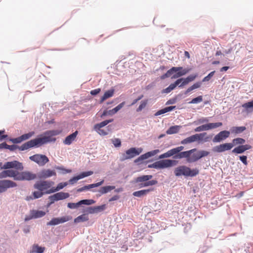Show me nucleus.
I'll list each match as a JSON object with an SVG mask.
<instances>
[{
    "label": "nucleus",
    "instance_id": "f257e3e1",
    "mask_svg": "<svg viewBox=\"0 0 253 253\" xmlns=\"http://www.w3.org/2000/svg\"><path fill=\"white\" fill-rule=\"evenodd\" d=\"M60 133L61 131L58 130L47 131L44 132L42 137L31 140L24 143L21 146H18L17 148L21 151H24L34 146H39L49 142L55 141V138L52 137Z\"/></svg>",
    "mask_w": 253,
    "mask_h": 253
},
{
    "label": "nucleus",
    "instance_id": "f03ea898",
    "mask_svg": "<svg viewBox=\"0 0 253 253\" xmlns=\"http://www.w3.org/2000/svg\"><path fill=\"white\" fill-rule=\"evenodd\" d=\"M13 177L14 180L18 181H30L37 178V175L29 171L18 172L12 169H6L0 172V179L6 177Z\"/></svg>",
    "mask_w": 253,
    "mask_h": 253
},
{
    "label": "nucleus",
    "instance_id": "7ed1b4c3",
    "mask_svg": "<svg viewBox=\"0 0 253 253\" xmlns=\"http://www.w3.org/2000/svg\"><path fill=\"white\" fill-rule=\"evenodd\" d=\"M204 151H197L196 149L189 151L181 152L178 155L173 156L174 159L186 158L188 162H194L205 156Z\"/></svg>",
    "mask_w": 253,
    "mask_h": 253
},
{
    "label": "nucleus",
    "instance_id": "20e7f679",
    "mask_svg": "<svg viewBox=\"0 0 253 253\" xmlns=\"http://www.w3.org/2000/svg\"><path fill=\"white\" fill-rule=\"evenodd\" d=\"M199 172L198 169H191L186 166H179L174 170V173L176 176H184L185 177L195 176Z\"/></svg>",
    "mask_w": 253,
    "mask_h": 253
},
{
    "label": "nucleus",
    "instance_id": "39448f33",
    "mask_svg": "<svg viewBox=\"0 0 253 253\" xmlns=\"http://www.w3.org/2000/svg\"><path fill=\"white\" fill-rule=\"evenodd\" d=\"M197 75H191L186 78H180L177 79L174 83L170 84L168 87L164 89L162 92L165 93H169L171 90L174 89L177 85H179V87H182L184 85H187L190 82L193 81L196 78Z\"/></svg>",
    "mask_w": 253,
    "mask_h": 253
},
{
    "label": "nucleus",
    "instance_id": "423d86ee",
    "mask_svg": "<svg viewBox=\"0 0 253 253\" xmlns=\"http://www.w3.org/2000/svg\"><path fill=\"white\" fill-rule=\"evenodd\" d=\"M177 162L176 161L169 159H165L157 161L152 164L149 165V168L156 169H163L175 166Z\"/></svg>",
    "mask_w": 253,
    "mask_h": 253
},
{
    "label": "nucleus",
    "instance_id": "0eeeda50",
    "mask_svg": "<svg viewBox=\"0 0 253 253\" xmlns=\"http://www.w3.org/2000/svg\"><path fill=\"white\" fill-rule=\"evenodd\" d=\"M113 120V119L106 120L95 125L93 127L94 130L100 135L105 136L107 135L111 131V129L109 128V126L105 128H102V127L108 125L109 123L112 122Z\"/></svg>",
    "mask_w": 253,
    "mask_h": 253
},
{
    "label": "nucleus",
    "instance_id": "6e6552de",
    "mask_svg": "<svg viewBox=\"0 0 253 253\" xmlns=\"http://www.w3.org/2000/svg\"><path fill=\"white\" fill-rule=\"evenodd\" d=\"M142 151L141 148H131L126 151V153L122 155L121 158V161H124L127 159H130L134 157L139 155Z\"/></svg>",
    "mask_w": 253,
    "mask_h": 253
},
{
    "label": "nucleus",
    "instance_id": "1a4fd4ad",
    "mask_svg": "<svg viewBox=\"0 0 253 253\" xmlns=\"http://www.w3.org/2000/svg\"><path fill=\"white\" fill-rule=\"evenodd\" d=\"M17 186L16 182L8 179L0 180V193H4L10 188L15 187Z\"/></svg>",
    "mask_w": 253,
    "mask_h": 253
},
{
    "label": "nucleus",
    "instance_id": "9d476101",
    "mask_svg": "<svg viewBox=\"0 0 253 253\" xmlns=\"http://www.w3.org/2000/svg\"><path fill=\"white\" fill-rule=\"evenodd\" d=\"M29 159L38 164L40 166H43L48 162V158L44 155L35 154L29 157Z\"/></svg>",
    "mask_w": 253,
    "mask_h": 253
},
{
    "label": "nucleus",
    "instance_id": "9b49d317",
    "mask_svg": "<svg viewBox=\"0 0 253 253\" xmlns=\"http://www.w3.org/2000/svg\"><path fill=\"white\" fill-rule=\"evenodd\" d=\"M53 184V182L50 181H37L34 185V187L35 189L42 192L50 188Z\"/></svg>",
    "mask_w": 253,
    "mask_h": 253
},
{
    "label": "nucleus",
    "instance_id": "f8f14e48",
    "mask_svg": "<svg viewBox=\"0 0 253 253\" xmlns=\"http://www.w3.org/2000/svg\"><path fill=\"white\" fill-rule=\"evenodd\" d=\"M184 149L183 146H179L176 148H173L169 150L168 152L161 155L159 156V158L160 159L169 158L172 156H175L178 155L179 153H181V151Z\"/></svg>",
    "mask_w": 253,
    "mask_h": 253
},
{
    "label": "nucleus",
    "instance_id": "ddd939ff",
    "mask_svg": "<svg viewBox=\"0 0 253 253\" xmlns=\"http://www.w3.org/2000/svg\"><path fill=\"white\" fill-rule=\"evenodd\" d=\"M12 168H14L17 170H22L23 169V166L21 163L17 161H13L5 163L1 167V169H4Z\"/></svg>",
    "mask_w": 253,
    "mask_h": 253
},
{
    "label": "nucleus",
    "instance_id": "4468645a",
    "mask_svg": "<svg viewBox=\"0 0 253 253\" xmlns=\"http://www.w3.org/2000/svg\"><path fill=\"white\" fill-rule=\"evenodd\" d=\"M171 68L174 69V71H172V74L175 73L171 77L172 79H177L189 72V69H184L182 67H173Z\"/></svg>",
    "mask_w": 253,
    "mask_h": 253
},
{
    "label": "nucleus",
    "instance_id": "2eb2a0df",
    "mask_svg": "<svg viewBox=\"0 0 253 253\" xmlns=\"http://www.w3.org/2000/svg\"><path fill=\"white\" fill-rule=\"evenodd\" d=\"M234 146L231 143H225L214 147L212 150L214 152L221 153L231 150Z\"/></svg>",
    "mask_w": 253,
    "mask_h": 253
},
{
    "label": "nucleus",
    "instance_id": "dca6fc26",
    "mask_svg": "<svg viewBox=\"0 0 253 253\" xmlns=\"http://www.w3.org/2000/svg\"><path fill=\"white\" fill-rule=\"evenodd\" d=\"M204 135L205 133L193 135L182 140L181 143L185 144L202 140L203 139Z\"/></svg>",
    "mask_w": 253,
    "mask_h": 253
},
{
    "label": "nucleus",
    "instance_id": "f3484780",
    "mask_svg": "<svg viewBox=\"0 0 253 253\" xmlns=\"http://www.w3.org/2000/svg\"><path fill=\"white\" fill-rule=\"evenodd\" d=\"M72 219L70 216H65L59 218H53L49 222L47 223V225H55L60 223H64Z\"/></svg>",
    "mask_w": 253,
    "mask_h": 253
},
{
    "label": "nucleus",
    "instance_id": "a211bd4d",
    "mask_svg": "<svg viewBox=\"0 0 253 253\" xmlns=\"http://www.w3.org/2000/svg\"><path fill=\"white\" fill-rule=\"evenodd\" d=\"M230 131L227 130H223L217 134L213 138V142H220L229 137Z\"/></svg>",
    "mask_w": 253,
    "mask_h": 253
},
{
    "label": "nucleus",
    "instance_id": "6ab92c4d",
    "mask_svg": "<svg viewBox=\"0 0 253 253\" xmlns=\"http://www.w3.org/2000/svg\"><path fill=\"white\" fill-rule=\"evenodd\" d=\"M56 175V173L54 170L44 169L38 173V176L40 179H45L52 176H55Z\"/></svg>",
    "mask_w": 253,
    "mask_h": 253
},
{
    "label": "nucleus",
    "instance_id": "aec40b11",
    "mask_svg": "<svg viewBox=\"0 0 253 253\" xmlns=\"http://www.w3.org/2000/svg\"><path fill=\"white\" fill-rule=\"evenodd\" d=\"M70 195L68 193L58 192L49 197V199L51 202H54L55 201H59L61 200L65 199L69 197Z\"/></svg>",
    "mask_w": 253,
    "mask_h": 253
},
{
    "label": "nucleus",
    "instance_id": "412c9836",
    "mask_svg": "<svg viewBox=\"0 0 253 253\" xmlns=\"http://www.w3.org/2000/svg\"><path fill=\"white\" fill-rule=\"evenodd\" d=\"M160 150L159 149H156L148 152L144 154L141 155L137 159L134 160V162L135 163H137L140 161H142L144 160H146L150 157L154 156L156 155L157 154L159 153Z\"/></svg>",
    "mask_w": 253,
    "mask_h": 253
},
{
    "label": "nucleus",
    "instance_id": "4be33fe9",
    "mask_svg": "<svg viewBox=\"0 0 253 253\" xmlns=\"http://www.w3.org/2000/svg\"><path fill=\"white\" fill-rule=\"evenodd\" d=\"M93 173L92 171H88L85 172H83L80 173L79 175L74 176L73 178H71L69 180V183L70 184H73L77 182V181L79 179L83 178L85 177L90 176Z\"/></svg>",
    "mask_w": 253,
    "mask_h": 253
},
{
    "label": "nucleus",
    "instance_id": "5701e85b",
    "mask_svg": "<svg viewBox=\"0 0 253 253\" xmlns=\"http://www.w3.org/2000/svg\"><path fill=\"white\" fill-rule=\"evenodd\" d=\"M34 134V132L31 131L28 133L23 134L21 136H20V137L15 138H13V139H11V141L13 143H19L24 140L28 139L29 138L31 137Z\"/></svg>",
    "mask_w": 253,
    "mask_h": 253
},
{
    "label": "nucleus",
    "instance_id": "b1692460",
    "mask_svg": "<svg viewBox=\"0 0 253 253\" xmlns=\"http://www.w3.org/2000/svg\"><path fill=\"white\" fill-rule=\"evenodd\" d=\"M252 148V146L250 145H241L237 147H235L232 150V152L235 154H242L245 151L249 150Z\"/></svg>",
    "mask_w": 253,
    "mask_h": 253
},
{
    "label": "nucleus",
    "instance_id": "393cba45",
    "mask_svg": "<svg viewBox=\"0 0 253 253\" xmlns=\"http://www.w3.org/2000/svg\"><path fill=\"white\" fill-rule=\"evenodd\" d=\"M103 183H104V180H102L101 181H100L99 182L89 184L88 185H85L83 187L80 188L77 190V191L78 192H83V191H84L85 190H88L91 188L99 187L100 185H101Z\"/></svg>",
    "mask_w": 253,
    "mask_h": 253
},
{
    "label": "nucleus",
    "instance_id": "a878e982",
    "mask_svg": "<svg viewBox=\"0 0 253 253\" xmlns=\"http://www.w3.org/2000/svg\"><path fill=\"white\" fill-rule=\"evenodd\" d=\"M78 131H76L70 135L67 136L63 141V143L66 145H70L76 139Z\"/></svg>",
    "mask_w": 253,
    "mask_h": 253
},
{
    "label": "nucleus",
    "instance_id": "bb28decb",
    "mask_svg": "<svg viewBox=\"0 0 253 253\" xmlns=\"http://www.w3.org/2000/svg\"><path fill=\"white\" fill-rule=\"evenodd\" d=\"M44 193L46 194V192H43L40 190H39L38 191H34V192H33V196H27L26 198V200L27 201H30L31 200L41 198L43 195V194Z\"/></svg>",
    "mask_w": 253,
    "mask_h": 253
},
{
    "label": "nucleus",
    "instance_id": "cd10ccee",
    "mask_svg": "<svg viewBox=\"0 0 253 253\" xmlns=\"http://www.w3.org/2000/svg\"><path fill=\"white\" fill-rule=\"evenodd\" d=\"M67 182L64 183H59L56 187H52L49 190L46 192V194H50L52 193H54L55 192L58 191L62 189H63L64 187L67 185Z\"/></svg>",
    "mask_w": 253,
    "mask_h": 253
},
{
    "label": "nucleus",
    "instance_id": "c85d7f7f",
    "mask_svg": "<svg viewBox=\"0 0 253 253\" xmlns=\"http://www.w3.org/2000/svg\"><path fill=\"white\" fill-rule=\"evenodd\" d=\"M154 190V188H150L148 189H144L137 191L134 192L133 193V195L135 197H141L144 195H147L150 192Z\"/></svg>",
    "mask_w": 253,
    "mask_h": 253
},
{
    "label": "nucleus",
    "instance_id": "c756f323",
    "mask_svg": "<svg viewBox=\"0 0 253 253\" xmlns=\"http://www.w3.org/2000/svg\"><path fill=\"white\" fill-rule=\"evenodd\" d=\"M153 176L152 175H144L137 177L135 179V182L137 183L146 182L152 179Z\"/></svg>",
    "mask_w": 253,
    "mask_h": 253
},
{
    "label": "nucleus",
    "instance_id": "7c9ffc66",
    "mask_svg": "<svg viewBox=\"0 0 253 253\" xmlns=\"http://www.w3.org/2000/svg\"><path fill=\"white\" fill-rule=\"evenodd\" d=\"M31 212L32 217H34V218L42 217L45 215V212L42 211L33 210Z\"/></svg>",
    "mask_w": 253,
    "mask_h": 253
},
{
    "label": "nucleus",
    "instance_id": "2f4dec72",
    "mask_svg": "<svg viewBox=\"0 0 253 253\" xmlns=\"http://www.w3.org/2000/svg\"><path fill=\"white\" fill-rule=\"evenodd\" d=\"M246 129V127L244 126H233L230 128V131L232 133L239 134L243 132Z\"/></svg>",
    "mask_w": 253,
    "mask_h": 253
},
{
    "label": "nucleus",
    "instance_id": "473e14b6",
    "mask_svg": "<svg viewBox=\"0 0 253 253\" xmlns=\"http://www.w3.org/2000/svg\"><path fill=\"white\" fill-rule=\"evenodd\" d=\"M115 189V186H106L102 187L98 191L100 193V195H103L106 194L112 190Z\"/></svg>",
    "mask_w": 253,
    "mask_h": 253
},
{
    "label": "nucleus",
    "instance_id": "72a5a7b5",
    "mask_svg": "<svg viewBox=\"0 0 253 253\" xmlns=\"http://www.w3.org/2000/svg\"><path fill=\"white\" fill-rule=\"evenodd\" d=\"M114 93V89H113L106 91L104 93V95L101 97V99H100V102H103L107 99L112 97Z\"/></svg>",
    "mask_w": 253,
    "mask_h": 253
},
{
    "label": "nucleus",
    "instance_id": "f704fd0d",
    "mask_svg": "<svg viewBox=\"0 0 253 253\" xmlns=\"http://www.w3.org/2000/svg\"><path fill=\"white\" fill-rule=\"evenodd\" d=\"M180 126H174L170 127L166 131L168 134H172L177 133L180 128Z\"/></svg>",
    "mask_w": 253,
    "mask_h": 253
},
{
    "label": "nucleus",
    "instance_id": "c9c22d12",
    "mask_svg": "<svg viewBox=\"0 0 253 253\" xmlns=\"http://www.w3.org/2000/svg\"><path fill=\"white\" fill-rule=\"evenodd\" d=\"M88 216L86 214H83L74 219V222L79 223L81 222H84L88 220Z\"/></svg>",
    "mask_w": 253,
    "mask_h": 253
},
{
    "label": "nucleus",
    "instance_id": "e433bc0d",
    "mask_svg": "<svg viewBox=\"0 0 253 253\" xmlns=\"http://www.w3.org/2000/svg\"><path fill=\"white\" fill-rule=\"evenodd\" d=\"M18 147V146L15 145H9L6 143L4 142L0 144V148H5L10 150V151H14Z\"/></svg>",
    "mask_w": 253,
    "mask_h": 253
},
{
    "label": "nucleus",
    "instance_id": "4c0bfd02",
    "mask_svg": "<svg viewBox=\"0 0 253 253\" xmlns=\"http://www.w3.org/2000/svg\"><path fill=\"white\" fill-rule=\"evenodd\" d=\"M222 125V123H212L207 124V130L217 128Z\"/></svg>",
    "mask_w": 253,
    "mask_h": 253
},
{
    "label": "nucleus",
    "instance_id": "58836bf2",
    "mask_svg": "<svg viewBox=\"0 0 253 253\" xmlns=\"http://www.w3.org/2000/svg\"><path fill=\"white\" fill-rule=\"evenodd\" d=\"M158 183V181L156 180H148L144 183L140 184V187H147L149 186H152L156 185Z\"/></svg>",
    "mask_w": 253,
    "mask_h": 253
},
{
    "label": "nucleus",
    "instance_id": "ea45409f",
    "mask_svg": "<svg viewBox=\"0 0 253 253\" xmlns=\"http://www.w3.org/2000/svg\"><path fill=\"white\" fill-rule=\"evenodd\" d=\"M246 141L244 139L242 138H234L232 140V144H234V146L237 145H243L245 143Z\"/></svg>",
    "mask_w": 253,
    "mask_h": 253
},
{
    "label": "nucleus",
    "instance_id": "a19ab883",
    "mask_svg": "<svg viewBox=\"0 0 253 253\" xmlns=\"http://www.w3.org/2000/svg\"><path fill=\"white\" fill-rule=\"evenodd\" d=\"M201 86V83H196L193 84L192 86L189 87L187 88V89L185 91V94H187L188 93H189L190 91H192L193 90L198 88L200 87Z\"/></svg>",
    "mask_w": 253,
    "mask_h": 253
},
{
    "label": "nucleus",
    "instance_id": "79ce46f5",
    "mask_svg": "<svg viewBox=\"0 0 253 253\" xmlns=\"http://www.w3.org/2000/svg\"><path fill=\"white\" fill-rule=\"evenodd\" d=\"M44 250V247H39L38 245H34L33 247V252L36 253H42Z\"/></svg>",
    "mask_w": 253,
    "mask_h": 253
},
{
    "label": "nucleus",
    "instance_id": "37998d69",
    "mask_svg": "<svg viewBox=\"0 0 253 253\" xmlns=\"http://www.w3.org/2000/svg\"><path fill=\"white\" fill-rule=\"evenodd\" d=\"M95 203V201L92 199L89 200H83L79 201L80 206L84 204L86 205H90Z\"/></svg>",
    "mask_w": 253,
    "mask_h": 253
},
{
    "label": "nucleus",
    "instance_id": "c03bdc74",
    "mask_svg": "<svg viewBox=\"0 0 253 253\" xmlns=\"http://www.w3.org/2000/svg\"><path fill=\"white\" fill-rule=\"evenodd\" d=\"M242 107L245 109L251 108L253 109V100L243 104Z\"/></svg>",
    "mask_w": 253,
    "mask_h": 253
},
{
    "label": "nucleus",
    "instance_id": "a18cd8bd",
    "mask_svg": "<svg viewBox=\"0 0 253 253\" xmlns=\"http://www.w3.org/2000/svg\"><path fill=\"white\" fill-rule=\"evenodd\" d=\"M112 143L116 147H120L121 145V140L119 138H114L111 140Z\"/></svg>",
    "mask_w": 253,
    "mask_h": 253
},
{
    "label": "nucleus",
    "instance_id": "49530a36",
    "mask_svg": "<svg viewBox=\"0 0 253 253\" xmlns=\"http://www.w3.org/2000/svg\"><path fill=\"white\" fill-rule=\"evenodd\" d=\"M174 69H173V68L170 69L167 72V73L163 75L161 77V79H164L166 78L170 77L172 75V71H174Z\"/></svg>",
    "mask_w": 253,
    "mask_h": 253
},
{
    "label": "nucleus",
    "instance_id": "de8ad7c7",
    "mask_svg": "<svg viewBox=\"0 0 253 253\" xmlns=\"http://www.w3.org/2000/svg\"><path fill=\"white\" fill-rule=\"evenodd\" d=\"M79 206H80L79 202L77 203H69L67 205L68 207L71 209H76Z\"/></svg>",
    "mask_w": 253,
    "mask_h": 253
},
{
    "label": "nucleus",
    "instance_id": "09e8293b",
    "mask_svg": "<svg viewBox=\"0 0 253 253\" xmlns=\"http://www.w3.org/2000/svg\"><path fill=\"white\" fill-rule=\"evenodd\" d=\"M147 102L146 100L142 101L137 111H141L142 109H144L147 105Z\"/></svg>",
    "mask_w": 253,
    "mask_h": 253
},
{
    "label": "nucleus",
    "instance_id": "8fccbe9b",
    "mask_svg": "<svg viewBox=\"0 0 253 253\" xmlns=\"http://www.w3.org/2000/svg\"><path fill=\"white\" fill-rule=\"evenodd\" d=\"M106 208V205H105V204L101 205V206H96L95 208H96V213H98L99 212L104 211V210H105Z\"/></svg>",
    "mask_w": 253,
    "mask_h": 253
},
{
    "label": "nucleus",
    "instance_id": "3c124183",
    "mask_svg": "<svg viewBox=\"0 0 253 253\" xmlns=\"http://www.w3.org/2000/svg\"><path fill=\"white\" fill-rule=\"evenodd\" d=\"M202 101V97L201 96H199L196 98L193 99L190 103H198L201 102Z\"/></svg>",
    "mask_w": 253,
    "mask_h": 253
},
{
    "label": "nucleus",
    "instance_id": "603ef678",
    "mask_svg": "<svg viewBox=\"0 0 253 253\" xmlns=\"http://www.w3.org/2000/svg\"><path fill=\"white\" fill-rule=\"evenodd\" d=\"M117 112H103V113L100 115V117L104 119V117L107 115H113Z\"/></svg>",
    "mask_w": 253,
    "mask_h": 253
},
{
    "label": "nucleus",
    "instance_id": "864d4df0",
    "mask_svg": "<svg viewBox=\"0 0 253 253\" xmlns=\"http://www.w3.org/2000/svg\"><path fill=\"white\" fill-rule=\"evenodd\" d=\"M87 211L88 213H90V214L96 213L95 207H90L88 208Z\"/></svg>",
    "mask_w": 253,
    "mask_h": 253
},
{
    "label": "nucleus",
    "instance_id": "5fc2aeb1",
    "mask_svg": "<svg viewBox=\"0 0 253 253\" xmlns=\"http://www.w3.org/2000/svg\"><path fill=\"white\" fill-rule=\"evenodd\" d=\"M125 102L119 104L118 106L113 109L111 111H119L125 105Z\"/></svg>",
    "mask_w": 253,
    "mask_h": 253
},
{
    "label": "nucleus",
    "instance_id": "6e6d98bb",
    "mask_svg": "<svg viewBox=\"0 0 253 253\" xmlns=\"http://www.w3.org/2000/svg\"><path fill=\"white\" fill-rule=\"evenodd\" d=\"M240 160L245 165L248 164L247 163V157L246 156H240Z\"/></svg>",
    "mask_w": 253,
    "mask_h": 253
},
{
    "label": "nucleus",
    "instance_id": "4d7b16f0",
    "mask_svg": "<svg viewBox=\"0 0 253 253\" xmlns=\"http://www.w3.org/2000/svg\"><path fill=\"white\" fill-rule=\"evenodd\" d=\"M205 130H206V125H203L195 129V131H201Z\"/></svg>",
    "mask_w": 253,
    "mask_h": 253
},
{
    "label": "nucleus",
    "instance_id": "13d9d810",
    "mask_svg": "<svg viewBox=\"0 0 253 253\" xmlns=\"http://www.w3.org/2000/svg\"><path fill=\"white\" fill-rule=\"evenodd\" d=\"M101 91L100 88H96L91 90L90 94L92 95H95L98 94Z\"/></svg>",
    "mask_w": 253,
    "mask_h": 253
},
{
    "label": "nucleus",
    "instance_id": "bf43d9fd",
    "mask_svg": "<svg viewBox=\"0 0 253 253\" xmlns=\"http://www.w3.org/2000/svg\"><path fill=\"white\" fill-rule=\"evenodd\" d=\"M175 106H169V107H166L164 109H163L162 110H160V111H171L172 109L175 108Z\"/></svg>",
    "mask_w": 253,
    "mask_h": 253
},
{
    "label": "nucleus",
    "instance_id": "052dcab7",
    "mask_svg": "<svg viewBox=\"0 0 253 253\" xmlns=\"http://www.w3.org/2000/svg\"><path fill=\"white\" fill-rule=\"evenodd\" d=\"M119 198H120L119 196H118V195H115V196H113L112 197H111L109 200V202H112V201H116V200H118Z\"/></svg>",
    "mask_w": 253,
    "mask_h": 253
},
{
    "label": "nucleus",
    "instance_id": "680f3d73",
    "mask_svg": "<svg viewBox=\"0 0 253 253\" xmlns=\"http://www.w3.org/2000/svg\"><path fill=\"white\" fill-rule=\"evenodd\" d=\"M215 71H212L211 72L208 76H207V81H209L211 77L213 76V75L214 74Z\"/></svg>",
    "mask_w": 253,
    "mask_h": 253
},
{
    "label": "nucleus",
    "instance_id": "e2e57ef3",
    "mask_svg": "<svg viewBox=\"0 0 253 253\" xmlns=\"http://www.w3.org/2000/svg\"><path fill=\"white\" fill-rule=\"evenodd\" d=\"M57 169H59L63 170L64 171V172H63L64 173H70L72 171V170L71 169H63L62 168H58Z\"/></svg>",
    "mask_w": 253,
    "mask_h": 253
},
{
    "label": "nucleus",
    "instance_id": "0e129e2a",
    "mask_svg": "<svg viewBox=\"0 0 253 253\" xmlns=\"http://www.w3.org/2000/svg\"><path fill=\"white\" fill-rule=\"evenodd\" d=\"M229 67L228 66H224V67H223L222 68H221L220 70V71L221 72H223V71H226L228 69H229Z\"/></svg>",
    "mask_w": 253,
    "mask_h": 253
},
{
    "label": "nucleus",
    "instance_id": "69168bd1",
    "mask_svg": "<svg viewBox=\"0 0 253 253\" xmlns=\"http://www.w3.org/2000/svg\"><path fill=\"white\" fill-rule=\"evenodd\" d=\"M143 97V95H141L140 96V97H139L137 99H135L133 102L132 103V104H135V103H136L138 100H140Z\"/></svg>",
    "mask_w": 253,
    "mask_h": 253
},
{
    "label": "nucleus",
    "instance_id": "338daca9",
    "mask_svg": "<svg viewBox=\"0 0 253 253\" xmlns=\"http://www.w3.org/2000/svg\"><path fill=\"white\" fill-rule=\"evenodd\" d=\"M167 112H156V113L155 114V116H158L159 115H160L162 114H164L165 113H166Z\"/></svg>",
    "mask_w": 253,
    "mask_h": 253
},
{
    "label": "nucleus",
    "instance_id": "774afa93",
    "mask_svg": "<svg viewBox=\"0 0 253 253\" xmlns=\"http://www.w3.org/2000/svg\"><path fill=\"white\" fill-rule=\"evenodd\" d=\"M184 55L187 58H190V54L189 53V52L187 51H185L184 52Z\"/></svg>",
    "mask_w": 253,
    "mask_h": 253
}]
</instances>
